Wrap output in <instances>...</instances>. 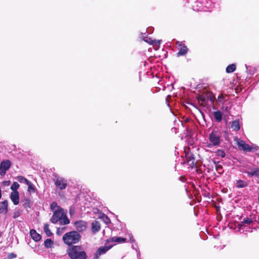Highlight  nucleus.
Segmentation results:
<instances>
[{"label": "nucleus", "mask_w": 259, "mask_h": 259, "mask_svg": "<svg viewBox=\"0 0 259 259\" xmlns=\"http://www.w3.org/2000/svg\"><path fill=\"white\" fill-rule=\"evenodd\" d=\"M67 253L71 259H86V253L80 246H72L67 249Z\"/></svg>", "instance_id": "f257e3e1"}, {"label": "nucleus", "mask_w": 259, "mask_h": 259, "mask_svg": "<svg viewBox=\"0 0 259 259\" xmlns=\"http://www.w3.org/2000/svg\"><path fill=\"white\" fill-rule=\"evenodd\" d=\"M59 221L61 224L67 225L69 223V220L66 217L65 212L62 208H58L54 211V214L51 219V221L54 224Z\"/></svg>", "instance_id": "f03ea898"}, {"label": "nucleus", "mask_w": 259, "mask_h": 259, "mask_svg": "<svg viewBox=\"0 0 259 259\" xmlns=\"http://www.w3.org/2000/svg\"><path fill=\"white\" fill-rule=\"evenodd\" d=\"M80 239V235L76 231H71L65 234L63 237L64 242L68 245L77 243Z\"/></svg>", "instance_id": "7ed1b4c3"}, {"label": "nucleus", "mask_w": 259, "mask_h": 259, "mask_svg": "<svg viewBox=\"0 0 259 259\" xmlns=\"http://www.w3.org/2000/svg\"><path fill=\"white\" fill-rule=\"evenodd\" d=\"M221 133L217 131H213L209 135V141L210 143L207 147L210 148L212 146H218L221 143Z\"/></svg>", "instance_id": "20e7f679"}, {"label": "nucleus", "mask_w": 259, "mask_h": 259, "mask_svg": "<svg viewBox=\"0 0 259 259\" xmlns=\"http://www.w3.org/2000/svg\"><path fill=\"white\" fill-rule=\"evenodd\" d=\"M55 186L60 190L65 189L67 186V181L64 178L55 176L54 179Z\"/></svg>", "instance_id": "39448f33"}, {"label": "nucleus", "mask_w": 259, "mask_h": 259, "mask_svg": "<svg viewBox=\"0 0 259 259\" xmlns=\"http://www.w3.org/2000/svg\"><path fill=\"white\" fill-rule=\"evenodd\" d=\"M234 141L236 142L240 150L245 152H249L252 149V147L246 144L244 141L238 139L237 137L234 138Z\"/></svg>", "instance_id": "423d86ee"}, {"label": "nucleus", "mask_w": 259, "mask_h": 259, "mask_svg": "<svg viewBox=\"0 0 259 259\" xmlns=\"http://www.w3.org/2000/svg\"><path fill=\"white\" fill-rule=\"evenodd\" d=\"M11 166V162L9 160H3L0 164V175L4 176L6 171Z\"/></svg>", "instance_id": "0eeeda50"}, {"label": "nucleus", "mask_w": 259, "mask_h": 259, "mask_svg": "<svg viewBox=\"0 0 259 259\" xmlns=\"http://www.w3.org/2000/svg\"><path fill=\"white\" fill-rule=\"evenodd\" d=\"M113 246V245H111L100 247L95 254L94 258L97 259L100 255L105 254L109 249L111 248Z\"/></svg>", "instance_id": "6e6552de"}, {"label": "nucleus", "mask_w": 259, "mask_h": 259, "mask_svg": "<svg viewBox=\"0 0 259 259\" xmlns=\"http://www.w3.org/2000/svg\"><path fill=\"white\" fill-rule=\"evenodd\" d=\"M177 45L179 46V51L178 53V56H183L185 55L188 52V49L186 46H185L182 42H177Z\"/></svg>", "instance_id": "1a4fd4ad"}, {"label": "nucleus", "mask_w": 259, "mask_h": 259, "mask_svg": "<svg viewBox=\"0 0 259 259\" xmlns=\"http://www.w3.org/2000/svg\"><path fill=\"white\" fill-rule=\"evenodd\" d=\"M10 197L14 205H17L19 204V195L18 191L12 192Z\"/></svg>", "instance_id": "9d476101"}, {"label": "nucleus", "mask_w": 259, "mask_h": 259, "mask_svg": "<svg viewBox=\"0 0 259 259\" xmlns=\"http://www.w3.org/2000/svg\"><path fill=\"white\" fill-rule=\"evenodd\" d=\"M76 229L79 232H81L86 229V223L83 221L77 222L75 223Z\"/></svg>", "instance_id": "9b49d317"}, {"label": "nucleus", "mask_w": 259, "mask_h": 259, "mask_svg": "<svg viewBox=\"0 0 259 259\" xmlns=\"http://www.w3.org/2000/svg\"><path fill=\"white\" fill-rule=\"evenodd\" d=\"M8 201L5 200L3 202H0V214L5 213L6 214L8 212Z\"/></svg>", "instance_id": "f8f14e48"}, {"label": "nucleus", "mask_w": 259, "mask_h": 259, "mask_svg": "<svg viewBox=\"0 0 259 259\" xmlns=\"http://www.w3.org/2000/svg\"><path fill=\"white\" fill-rule=\"evenodd\" d=\"M125 241V239L120 237H113L107 240V242L122 243Z\"/></svg>", "instance_id": "ddd939ff"}, {"label": "nucleus", "mask_w": 259, "mask_h": 259, "mask_svg": "<svg viewBox=\"0 0 259 259\" xmlns=\"http://www.w3.org/2000/svg\"><path fill=\"white\" fill-rule=\"evenodd\" d=\"M30 234L32 238L35 241H38L41 239L40 235L33 229L30 230Z\"/></svg>", "instance_id": "4468645a"}, {"label": "nucleus", "mask_w": 259, "mask_h": 259, "mask_svg": "<svg viewBox=\"0 0 259 259\" xmlns=\"http://www.w3.org/2000/svg\"><path fill=\"white\" fill-rule=\"evenodd\" d=\"M246 172L248 176H255L258 177L259 175V169L258 168L254 167L248 170Z\"/></svg>", "instance_id": "2eb2a0df"}, {"label": "nucleus", "mask_w": 259, "mask_h": 259, "mask_svg": "<svg viewBox=\"0 0 259 259\" xmlns=\"http://www.w3.org/2000/svg\"><path fill=\"white\" fill-rule=\"evenodd\" d=\"M92 228L94 232H97L100 229V224L97 221H94L92 223Z\"/></svg>", "instance_id": "dca6fc26"}, {"label": "nucleus", "mask_w": 259, "mask_h": 259, "mask_svg": "<svg viewBox=\"0 0 259 259\" xmlns=\"http://www.w3.org/2000/svg\"><path fill=\"white\" fill-rule=\"evenodd\" d=\"M144 41L151 45H153L154 47H157L156 49H158L159 48V45L161 43L160 40L153 39V40L148 41V39H144Z\"/></svg>", "instance_id": "f3484780"}, {"label": "nucleus", "mask_w": 259, "mask_h": 259, "mask_svg": "<svg viewBox=\"0 0 259 259\" xmlns=\"http://www.w3.org/2000/svg\"><path fill=\"white\" fill-rule=\"evenodd\" d=\"M231 127L233 130L235 131H238L240 128L239 121L235 120L232 121L231 124Z\"/></svg>", "instance_id": "a211bd4d"}, {"label": "nucleus", "mask_w": 259, "mask_h": 259, "mask_svg": "<svg viewBox=\"0 0 259 259\" xmlns=\"http://www.w3.org/2000/svg\"><path fill=\"white\" fill-rule=\"evenodd\" d=\"M213 114L214 117L217 121H220L222 120V114L220 111H215Z\"/></svg>", "instance_id": "6ab92c4d"}, {"label": "nucleus", "mask_w": 259, "mask_h": 259, "mask_svg": "<svg viewBox=\"0 0 259 259\" xmlns=\"http://www.w3.org/2000/svg\"><path fill=\"white\" fill-rule=\"evenodd\" d=\"M236 69V65L234 64L229 65L226 68V72L227 73H232L234 72Z\"/></svg>", "instance_id": "aec40b11"}, {"label": "nucleus", "mask_w": 259, "mask_h": 259, "mask_svg": "<svg viewBox=\"0 0 259 259\" xmlns=\"http://www.w3.org/2000/svg\"><path fill=\"white\" fill-rule=\"evenodd\" d=\"M44 232L46 233V235L48 236H52V233L51 232V230L49 229L48 224H45L44 225Z\"/></svg>", "instance_id": "412c9836"}, {"label": "nucleus", "mask_w": 259, "mask_h": 259, "mask_svg": "<svg viewBox=\"0 0 259 259\" xmlns=\"http://www.w3.org/2000/svg\"><path fill=\"white\" fill-rule=\"evenodd\" d=\"M16 179L21 183L29 184V181L22 176H18Z\"/></svg>", "instance_id": "4be33fe9"}, {"label": "nucleus", "mask_w": 259, "mask_h": 259, "mask_svg": "<svg viewBox=\"0 0 259 259\" xmlns=\"http://www.w3.org/2000/svg\"><path fill=\"white\" fill-rule=\"evenodd\" d=\"M252 222V220L250 218H246L244 219V220L242 222H241L239 224V226H240V227L243 225H245L246 224H250Z\"/></svg>", "instance_id": "5701e85b"}, {"label": "nucleus", "mask_w": 259, "mask_h": 259, "mask_svg": "<svg viewBox=\"0 0 259 259\" xmlns=\"http://www.w3.org/2000/svg\"><path fill=\"white\" fill-rule=\"evenodd\" d=\"M247 186V183L242 180H239L236 183V186L238 188H243Z\"/></svg>", "instance_id": "b1692460"}, {"label": "nucleus", "mask_w": 259, "mask_h": 259, "mask_svg": "<svg viewBox=\"0 0 259 259\" xmlns=\"http://www.w3.org/2000/svg\"><path fill=\"white\" fill-rule=\"evenodd\" d=\"M19 184L15 182L13 183V184L11 186V189L12 191V192H15L17 191V189L19 188Z\"/></svg>", "instance_id": "393cba45"}, {"label": "nucleus", "mask_w": 259, "mask_h": 259, "mask_svg": "<svg viewBox=\"0 0 259 259\" xmlns=\"http://www.w3.org/2000/svg\"><path fill=\"white\" fill-rule=\"evenodd\" d=\"M53 242L51 240V239H47L45 241V245L46 246V247L49 248V247H51L52 246V245H53Z\"/></svg>", "instance_id": "a878e982"}, {"label": "nucleus", "mask_w": 259, "mask_h": 259, "mask_svg": "<svg viewBox=\"0 0 259 259\" xmlns=\"http://www.w3.org/2000/svg\"><path fill=\"white\" fill-rule=\"evenodd\" d=\"M51 208L52 211H55V210L58 209V208H61L60 206H58L57 203L53 202L51 205Z\"/></svg>", "instance_id": "bb28decb"}, {"label": "nucleus", "mask_w": 259, "mask_h": 259, "mask_svg": "<svg viewBox=\"0 0 259 259\" xmlns=\"http://www.w3.org/2000/svg\"><path fill=\"white\" fill-rule=\"evenodd\" d=\"M27 185H28V191L30 192H34V188L30 181Z\"/></svg>", "instance_id": "cd10ccee"}, {"label": "nucleus", "mask_w": 259, "mask_h": 259, "mask_svg": "<svg viewBox=\"0 0 259 259\" xmlns=\"http://www.w3.org/2000/svg\"><path fill=\"white\" fill-rule=\"evenodd\" d=\"M217 154L218 156H220L222 157H224L226 155L225 152L222 150H218L217 151Z\"/></svg>", "instance_id": "c85d7f7f"}, {"label": "nucleus", "mask_w": 259, "mask_h": 259, "mask_svg": "<svg viewBox=\"0 0 259 259\" xmlns=\"http://www.w3.org/2000/svg\"><path fill=\"white\" fill-rule=\"evenodd\" d=\"M223 167L221 165H216L215 166V169L217 171H219L220 174H222Z\"/></svg>", "instance_id": "c756f323"}, {"label": "nucleus", "mask_w": 259, "mask_h": 259, "mask_svg": "<svg viewBox=\"0 0 259 259\" xmlns=\"http://www.w3.org/2000/svg\"><path fill=\"white\" fill-rule=\"evenodd\" d=\"M20 214H21V211L20 210H17L14 212V214H13V218L14 219H16L20 215Z\"/></svg>", "instance_id": "7c9ffc66"}, {"label": "nucleus", "mask_w": 259, "mask_h": 259, "mask_svg": "<svg viewBox=\"0 0 259 259\" xmlns=\"http://www.w3.org/2000/svg\"><path fill=\"white\" fill-rule=\"evenodd\" d=\"M224 96L223 95H220L218 98V100L221 103H223L224 102Z\"/></svg>", "instance_id": "2f4dec72"}, {"label": "nucleus", "mask_w": 259, "mask_h": 259, "mask_svg": "<svg viewBox=\"0 0 259 259\" xmlns=\"http://www.w3.org/2000/svg\"><path fill=\"white\" fill-rule=\"evenodd\" d=\"M8 257L9 259H13L16 257V254L14 253H11L8 255Z\"/></svg>", "instance_id": "473e14b6"}, {"label": "nucleus", "mask_w": 259, "mask_h": 259, "mask_svg": "<svg viewBox=\"0 0 259 259\" xmlns=\"http://www.w3.org/2000/svg\"><path fill=\"white\" fill-rule=\"evenodd\" d=\"M2 184L4 186H8L11 184V181H5L3 182Z\"/></svg>", "instance_id": "72a5a7b5"}, {"label": "nucleus", "mask_w": 259, "mask_h": 259, "mask_svg": "<svg viewBox=\"0 0 259 259\" xmlns=\"http://www.w3.org/2000/svg\"><path fill=\"white\" fill-rule=\"evenodd\" d=\"M63 230H64L63 228H62L61 230H60V229H58V230L57 231V234H58V235H60L63 232Z\"/></svg>", "instance_id": "f704fd0d"}, {"label": "nucleus", "mask_w": 259, "mask_h": 259, "mask_svg": "<svg viewBox=\"0 0 259 259\" xmlns=\"http://www.w3.org/2000/svg\"><path fill=\"white\" fill-rule=\"evenodd\" d=\"M104 221L106 224H107L110 222V220L107 217H106V219Z\"/></svg>", "instance_id": "c9c22d12"}, {"label": "nucleus", "mask_w": 259, "mask_h": 259, "mask_svg": "<svg viewBox=\"0 0 259 259\" xmlns=\"http://www.w3.org/2000/svg\"><path fill=\"white\" fill-rule=\"evenodd\" d=\"M144 39H148V41H151V40H153V39H152L151 38H149V37H145Z\"/></svg>", "instance_id": "e433bc0d"}, {"label": "nucleus", "mask_w": 259, "mask_h": 259, "mask_svg": "<svg viewBox=\"0 0 259 259\" xmlns=\"http://www.w3.org/2000/svg\"><path fill=\"white\" fill-rule=\"evenodd\" d=\"M130 241H131V242H134V238H133V236H132L131 237H130Z\"/></svg>", "instance_id": "4c0bfd02"}]
</instances>
